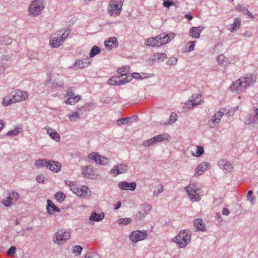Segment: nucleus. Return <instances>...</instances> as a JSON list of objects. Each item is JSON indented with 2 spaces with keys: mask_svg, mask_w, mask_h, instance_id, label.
<instances>
[{
  "mask_svg": "<svg viewBox=\"0 0 258 258\" xmlns=\"http://www.w3.org/2000/svg\"><path fill=\"white\" fill-rule=\"evenodd\" d=\"M163 185L162 184H159L157 186V189H155L153 193V197H157L160 194L163 192Z\"/></svg>",
  "mask_w": 258,
  "mask_h": 258,
  "instance_id": "09e8293b",
  "label": "nucleus"
},
{
  "mask_svg": "<svg viewBox=\"0 0 258 258\" xmlns=\"http://www.w3.org/2000/svg\"><path fill=\"white\" fill-rule=\"evenodd\" d=\"M131 76H132V78L133 77L134 78L137 79H142L143 78V77H141V76L140 74L137 73H133Z\"/></svg>",
  "mask_w": 258,
  "mask_h": 258,
  "instance_id": "338daca9",
  "label": "nucleus"
},
{
  "mask_svg": "<svg viewBox=\"0 0 258 258\" xmlns=\"http://www.w3.org/2000/svg\"><path fill=\"white\" fill-rule=\"evenodd\" d=\"M13 103V96L11 94L10 96H7L3 98L2 104L4 106H7Z\"/></svg>",
  "mask_w": 258,
  "mask_h": 258,
  "instance_id": "c9c22d12",
  "label": "nucleus"
},
{
  "mask_svg": "<svg viewBox=\"0 0 258 258\" xmlns=\"http://www.w3.org/2000/svg\"><path fill=\"white\" fill-rule=\"evenodd\" d=\"M6 59V56H4L1 60H0V75L4 74L6 71V68L4 63L3 61V59Z\"/></svg>",
  "mask_w": 258,
  "mask_h": 258,
  "instance_id": "864d4df0",
  "label": "nucleus"
},
{
  "mask_svg": "<svg viewBox=\"0 0 258 258\" xmlns=\"http://www.w3.org/2000/svg\"><path fill=\"white\" fill-rule=\"evenodd\" d=\"M196 43V41L188 42L185 45V51L190 52L194 50L195 49Z\"/></svg>",
  "mask_w": 258,
  "mask_h": 258,
  "instance_id": "c03bdc74",
  "label": "nucleus"
},
{
  "mask_svg": "<svg viewBox=\"0 0 258 258\" xmlns=\"http://www.w3.org/2000/svg\"><path fill=\"white\" fill-rule=\"evenodd\" d=\"M46 209L47 213L50 215H53L54 214V212H60V210L55 206L53 202L50 200H48L47 201Z\"/></svg>",
  "mask_w": 258,
  "mask_h": 258,
  "instance_id": "c756f323",
  "label": "nucleus"
},
{
  "mask_svg": "<svg viewBox=\"0 0 258 258\" xmlns=\"http://www.w3.org/2000/svg\"><path fill=\"white\" fill-rule=\"evenodd\" d=\"M151 209L152 206L149 204L147 203L143 204L135 216L136 219L141 220L144 219L149 214Z\"/></svg>",
  "mask_w": 258,
  "mask_h": 258,
  "instance_id": "ddd939ff",
  "label": "nucleus"
},
{
  "mask_svg": "<svg viewBox=\"0 0 258 258\" xmlns=\"http://www.w3.org/2000/svg\"><path fill=\"white\" fill-rule=\"evenodd\" d=\"M191 232L187 230H181L178 234L174 237L173 241L181 248L185 247L191 240Z\"/></svg>",
  "mask_w": 258,
  "mask_h": 258,
  "instance_id": "39448f33",
  "label": "nucleus"
},
{
  "mask_svg": "<svg viewBox=\"0 0 258 258\" xmlns=\"http://www.w3.org/2000/svg\"><path fill=\"white\" fill-rule=\"evenodd\" d=\"M68 116L71 121L76 122L80 118V114L77 111H74L71 113Z\"/></svg>",
  "mask_w": 258,
  "mask_h": 258,
  "instance_id": "ea45409f",
  "label": "nucleus"
},
{
  "mask_svg": "<svg viewBox=\"0 0 258 258\" xmlns=\"http://www.w3.org/2000/svg\"><path fill=\"white\" fill-rule=\"evenodd\" d=\"M163 6L164 7L169 8L170 6L173 5V3L170 1H165L163 3Z\"/></svg>",
  "mask_w": 258,
  "mask_h": 258,
  "instance_id": "0e129e2a",
  "label": "nucleus"
},
{
  "mask_svg": "<svg viewBox=\"0 0 258 258\" xmlns=\"http://www.w3.org/2000/svg\"><path fill=\"white\" fill-rule=\"evenodd\" d=\"M107 83L111 86H120L121 85V83L120 82V77L115 76L110 78L107 81Z\"/></svg>",
  "mask_w": 258,
  "mask_h": 258,
  "instance_id": "72a5a7b5",
  "label": "nucleus"
},
{
  "mask_svg": "<svg viewBox=\"0 0 258 258\" xmlns=\"http://www.w3.org/2000/svg\"><path fill=\"white\" fill-rule=\"evenodd\" d=\"M63 81L62 80H55L53 83V86L54 88L61 87L63 86Z\"/></svg>",
  "mask_w": 258,
  "mask_h": 258,
  "instance_id": "4d7b16f0",
  "label": "nucleus"
},
{
  "mask_svg": "<svg viewBox=\"0 0 258 258\" xmlns=\"http://www.w3.org/2000/svg\"><path fill=\"white\" fill-rule=\"evenodd\" d=\"M44 8L43 0H33L28 8L29 15L32 17H37L42 13Z\"/></svg>",
  "mask_w": 258,
  "mask_h": 258,
  "instance_id": "0eeeda50",
  "label": "nucleus"
},
{
  "mask_svg": "<svg viewBox=\"0 0 258 258\" xmlns=\"http://www.w3.org/2000/svg\"><path fill=\"white\" fill-rule=\"evenodd\" d=\"M82 175L83 176L91 179H98L99 175L91 166L84 167L82 168Z\"/></svg>",
  "mask_w": 258,
  "mask_h": 258,
  "instance_id": "2eb2a0df",
  "label": "nucleus"
},
{
  "mask_svg": "<svg viewBox=\"0 0 258 258\" xmlns=\"http://www.w3.org/2000/svg\"><path fill=\"white\" fill-rule=\"evenodd\" d=\"M22 131V128L21 127H17L12 131H9L7 135V136L11 137H14L17 136L18 134L20 133Z\"/></svg>",
  "mask_w": 258,
  "mask_h": 258,
  "instance_id": "79ce46f5",
  "label": "nucleus"
},
{
  "mask_svg": "<svg viewBox=\"0 0 258 258\" xmlns=\"http://www.w3.org/2000/svg\"><path fill=\"white\" fill-rule=\"evenodd\" d=\"M202 102V96L200 94H196L192 96L191 99L188 100L184 106L183 109H191L195 106L201 104Z\"/></svg>",
  "mask_w": 258,
  "mask_h": 258,
  "instance_id": "4468645a",
  "label": "nucleus"
},
{
  "mask_svg": "<svg viewBox=\"0 0 258 258\" xmlns=\"http://www.w3.org/2000/svg\"><path fill=\"white\" fill-rule=\"evenodd\" d=\"M177 117L178 116L176 113L171 112L170 115L169 119L167 123L169 124H171L174 123L177 120Z\"/></svg>",
  "mask_w": 258,
  "mask_h": 258,
  "instance_id": "49530a36",
  "label": "nucleus"
},
{
  "mask_svg": "<svg viewBox=\"0 0 258 258\" xmlns=\"http://www.w3.org/2000/svg\"><path fill=\"white\" fill-rule=\"evenodd\" d=\"M88 158L99 165L106 166L108 165L110 162V160L108 158L99 155L97 152H93L90 153Z\"/></svg>",
  "mask_w": 258,
  "mask_h": 258,
  "instance_id": "9d476101",
  "label": "nucleus"
},
{
  "mask_svg": "<svg viewBox=\"0 0 258 258\" xmlns=\"http://www.w3.org/2000/svg\"><path fill=\"white\" fill-rule=\"evenodd\" d=\"M204 29L202 26L191 27L189 30V35L193 38H199Z\"/></svg>",
  "mask_w": 258,
  "mask_h": 258,
  "instance_id": "393cba45",
  "label": "nucleus"
},
{
  "mask_svg": "<svg viewBox=\"0 0 258 258\" xmlns=\"http://www.w3.org/2000/svg\"><path fill=\"white\" fill-rule=\"evenodd\" d=\"M238 110V106L234 107L231 109L229 110L227 113L230 115H232L234 112Z\"/></svg>",
  "mask_w": 258,
  "mask_h": 258,
  "instance_id": "774afa93",
  "label": "nucleus"
},
{
  "mask_svg": "<svg viewBox=\"0 0 258 258\" xmlns=\"http://www.w3.org/2000/svg\"><path fill=\"white\" fill-rule=\"evenodd\" d=\"M247 199L249 202L253 205L255 202V197L253 196L252 190H249L247 194Z\"/></svg>",
  "mask_w": 258,
  "mask_h": 258,
  "instance_id": "de8ad7c7",
  "label": "nucleus"
},
{
  "mask_svg": "<svg viewBox=\"0 0 258 258\" xmlns=\"http://www.w3.org/2000/svg\"><path fill=\"white\" fill-rule=\"evenodd\" d=\"M48 161L44 159H40L37 160L34 163L35 166L39 167H47V165Z\"/></svg>",
  "mask_w": 258,
  "mask_h": 258,
  "instance_id": "e433bc0d",
  "label": "nucleus"
},
{
  "mask_svg": "<svg viewBox=\"0 0 258 258\" xmlns=\"http://www.w3.org/2000/svg\"><path fill=\"white\" fill-rule=\"evenodd\" d=\"M235 9L236 10L238 11L239 12H242L244 14L246 13V12H248V9L241 5H237Z\"/></svg>",
  "mask_w": 258,
  "mask_h": 258,
  "instance_id": "5fc2aeb1",
  "label": "nucleus"
},
{
  "mask_svg": "<svg viewBox=\"0 0 258 258\" xmlns=\"http://www.w3.org/2000/svg\"><path fill=\"white\" fill-rule=\"evenodd\" d=\"M225 57L223 55L221 54L218 56L217 61L219 64H222L225 61Z\"/></svg>",
  "mask_w": 258,
  "mask_h": 258,
  "instance_id": "e2e57ef3",
  "label": "nucleus"
},
{
  "mask_svg": "<svg viewBox=\"0 0 258 258\" xmlns=\"http://www.w3.org/2000/svg\"><path fill=\"white\" fill-rule=\"evenodd\" d=\"M12 95L13 96V102L25 100L29 97V94L27 92L19 90H16L13 94L12 93Z\"/></svg>",
  "mask_w": 258,
  "mask_h": 258,
  "instance_id": "f3484780",
  "label": "nucleus"
},
{
  "mask_svg": "<svg viewBox=\"0 0 258 258\" xmlns=\"http://www.w3.org/2000/svg\"><path fill=\"white\" fill-rule=\"evenodd\" d=\"M123 0H111L108 7V13L111 16L119 15L122 10Z\"/></svg>",
  "mask_w": 258,
  "mask_h": 258,
  "instance_id": "1a4fd4ad",
  "label": "nucleus"
},
{
  "mask_svg": "<svg viewBox=\"0 0 258 258\" xmlns=\"http://www.w3.org/2000/svg\"><path fill=\"white\" fill-rule=\"evenodd\" d=\"M210 164L207 162H203L199 164L195 169L194 177H198L201 175L205 171L210 169Z\"/></svg>",
  "mask_w": 258,
  "mask_h": 258,
  "instance_id": "a211bd4d",
  "label": "nucleus"
},
{
  "mask_svg": "<svg viewBox=\"0 0 258 258\" xmlns=\"http://www.w3.org/2000/svg\"><path fill=\"white\" fill-rule=\"evenodd\" d=\"M118 187L121 190L134 191L137 187L135 182H127L122 181L118 183Z\"/></svg>",
  "mask_w": 258,
  "mask_h": 258,
  "instance_id": "6ab92c4d",
  "label": "nucleus"
},
{
  "mask_svg": "<svg viewBox=\"0 0 258 258\" xmlns=\"http://www.w3.org/2000/svg\"><path fill=\"white\" fill-rule=\"evenodd\" d=\"M148 233L146 231L136 230L131 233L129 239L133 243H137L145 239Z\"/></svg>",
  "mask_w": 258,
  "mask_h": 258,
  "instance_id": "f8f14e48",
  "label": "nucleus"
},
{
  "mask_svg": "<svg viewBox=\"0 0 258 258\" xmlns=\"http://www.w3.org/2000/svg\"><path fill=\"white\" fill-rule=\"evenodd\" d=\"M70 33L69 29H62L52 34L50 36V45L54 48L58 47Z\"/></svg>",
  "mask_w": 258,
  "mask_h": 258,
  "instance_id": "7ed1b4c3",
  "label": "nucleus"
},
{
  "mask_svg": "<svg viewBox=\"0 0 258 258\" xmlns=\"http://www.w3.org/2000/svg\"><path fill=\"white\" fill-rule=\"evenodd\" d=\"M129 169V166L126 164H119L113 167L110 171V174L114 176L124 173Z\"/></svg>",
  "mask_w": 258,
  "mask_h": 258,
  "instance_id": "dca6fc26",
  "label": "nucleus"
},
{
  "mask_svg": "<svg viewBox=\"0 0 258 258\" xmlns=\"http://www.w3.org/2000/svg\"><path fill=\"white\" fill-rule=\"evenodd\" d=\"M61 165L59 162L50 160L48 161L46 168L52 172L58 173L61 170Z\"/></svg>",
  "mask_w": 258,
  "mask_h": 258,
  "instance_id": "412c9836",
  "label": "nucleus"
},
{
  "mask_svg": "<svg viewBox=\"0 0 258 258\" xmlns=\"http://www.w3.org/2000/svg\"><path fill=\"white\" fill-rule=\"evenodd\" d=\"M36 180L38 182L44 184L45 183L47 178L43 174H40L36 176Z\"/></svg>",
  "mask_w": 258,
  "mask_h": 258,
  "instance_id": "3c124183",
  "label": "nucleus"
},
{
  "mask_svg": "<svg viewBox=\"0 0 258 258\" xmlns=\"http://www.w3.org/2000/svg\"><path fill=\"white\" fill-rule=\"evenodd\" d=\"M91 60L89 57L78 60L75 66L77 69H83L88 67L91 64Z\"/></svg>",
  "mask_w": 258,
  "mask_h": 258,
  "instance_id": "bb28decb",
  "label": "nucleus"
},
{
  "mask_svg": "<svg viewBox=\"0 0 258 258\" xmlns=\"http://www.w3.org/2000/svg\"><path fill=\"white\" fill-rule=\"evenodd\" d=\"M132 119V117H125L119 119L117 120L116 123L118 125L126 124L129 122Z\"/></svg>",
  "mask_w": 258,
  "mask_h": 258,
  "instance_id": "a18cd8bd",
  "label": "nucleus"
},
{
  "mask_svg": "<svg viewBox=\"0 0 258 258\" xmlns=\"http://www.w3.org/2000/svg\"><path fill=\"white\" fill-rule=\"evenodd\" d=\"M85 258H99V256L98 254L93 253L86 255Z\"/></svg>",
  "mask_w": 258,
  "mask_h": 258,
  "instance_id": "69168bd1",
  "label": "nucleus"
},
{
  "mask_svg": "<svg viewBox=\"0 0 258 258\" xmlns=\"http://www.w3.org/2000/svg\"><path fill=\"white\" fill-rule=\"evenodd\" d=\"M71 233L70 230L61 229L56 231L52 237V241L57 245L64 244L71 238Z\"/></svg>",
  "mask_w": 258,
  "mask_h": 258,
  "instance_id": "423d86ee",
  "label": "nucleus"
},
{
  "mask_svg": "<svg viewBox=\"0 0 258 258\" xmlns=\"http://www.w3.org/2000/svg\"><path fill=\"white\" fill-rule=\"evenodd\" d=\"M169 137V135L168 134L159 135L144 141L142 143V145L145 147H148L167 140Z\"/></svg>",
  "mask_w": 258,
  "mask_h": 258,
  "instance_id": "9b49d317",
  "label": "nucleus"
},
{
  "mask_svg": "<svg viewBox=\"0 0 258 258\" xmlns=\"http://www.w3.org/2000/svg\"><path fill=\"white\" fill-rule=\"evenodd\" d=\"M132 76H126L125 77L121 79L120 78V83H121V85H122L125 84L126 83L129 82L130 81H131L132 80Z\"/></svg>",
  "mask_w": 258,
  "mask_h": 258,
  "instance_id": "6e6d98bb",
  "label": "nucleus"
},
{
  "mask_svg": "<svg viewBox=\"0 0 258 258\" xmlns=\"http://www.w3.org/2000/svg\"><path fill=\"white\" fill-rule=\"evenodd\" d=\"M2 203L4 204V205L7 207H10L11 205H12V202L8 199L7 197L4 198L2 200Z\"/></svg>",
  "mask_w": 258,
  "mask_h": 258,
  "instance_id": "680f3d73",
  "label": "nucleus"
},
{
  "mask_svg": "<svg viewBox=\"0 0 258 258\" xmlns=\"http://www.w3.org/2000/svg\"><path fill=\"white\" fill-rule=\"evenodd\" d=\"M218 165L221 169L228 172H231L233 168L232 164L224 159L220 160Z\"/></svg>",
  "mask_w": 258,
  "mask_h": 258,
  "instance_id": "a878e982",
  "label": "nucleus"
},
{
  "mask_svg": "<svg viewBox=\"0 0 258 258\" xmlns=\"http://www.w3.org/2000/svg\"><path fill=\"white\" fill-rule=\"evenodd\" d=\"M82 250V248L80 245H76L74 247L73 252L75 253H78L80 254Z\"/></svg>",
  "mask_w": 258,
  "mask_h": 258,
  "instance_id": "bf43d9fd",
  "label": "nucleus"
},
{
  "mask_svg": "<svg viewBox=\"0 0 258 258\" xmlns=\"http://www.w3.org/2000/svg\"><path fill=\"white\" fill-rule=\"evenodd\" d=\"M100 51V48L96 45L93 46L90 52L89 56L90 57H93L96 55Z\"/></svg>",
  "mask_w": 258,
  "mask_h": 258,
  "instance_id": "37998d69",
  "label": "nucleus"
},
{
  "mask_svg": "<svg viewBox=\"0 0 258 258\" xmlns=\"http://www.w3.org/2000/svg\"><path fill=\"white\" fill-rule=\"evenodd\" d=\"M160 39V36L158 35L156 37L146 39L145 41V45L152 47L161 46V43Z\"/></svg>",
  "mask_w": 258,
  "mask_h": 258,
  "instance_id": "aec40b11",
  "label": "nucleus"
},
{
  "mask_svg": "<svg viewBox=\"0 0 258 258\" xmlns=\"http://www.w3.org/2000/svg\"><path fill=\"white\" fill-rule=\"evenodd\" d=\"M132 222V219L130 218H122L119 219L116 222L122 225H127Z\"/></svg>",
  "mask_w": 258,
  "mask_h": 258,
  "instance_id": "58836bf2",
  "label": "nucleus"
},
{
  "mask_svg": "<svg viewBox=\"0 0 258 258\" xmlns=\"http://www.w3.org/2000/svg\"><path fill=\"white\" fill-rule=\"evenodd\" d=\"M80 99L81 96L77 95H76V96L74 97H71L70 98H68V99L67 100H65L64 102L67 104L73 105L77 103Z\"/></svg>",
  "mask_w": 258,
  "mask_h": 258,
  "instance_id": "f704fd0d",
  "label": "nucleus"
},
{
  "mask_svg": "<svg viewBox=\"0 0 258 258\" xmlns=\"http://www.w3.org/2000/svg\"><path fill=\"white\" fill-rule=\"evenodd\" d=\"M167 58V55L165 53H155L152 55L150 59L152 61L161 62L164 61Z\"/></svg>",
  "mask_w": 258,
  "mask_h": 258,
  "instance_id": "cd10ccee",
  "label": "nucleus"
},
{
  "mask_svg": "<svg viewBox=\"0 0 258 258\" xmlns=\"http://www.w3.org/2000/svg\"><path fill=\"white\" fill-rule=\"evenodd\" d=\"M44 129L52 139L56 142H60V135L54 129L51 128L49 126H46Z\"/></svg>",
  "mask_w": 258,
  "mask_h": 258,
  "instance_id": "b1692460",
  "label": "nucleus"
},
{
  "mask_svg": "<svg viewBox=\"0 0 258 258\" xmlns=\"http://www.w3.org/2000/svg\"><path fill=\"white\" fill-rule=\"evenodd\" d=\"M128 71V68L126 67L120 68L117 71L118 73L121 75L120 76H119L120 77H123L124 76H125Z\"/></svg>",
  "mask_w": 258,
  "mask_h": 258,
  "instance_id": "603ef678",
  "label": "nucleus"
},
{
  "mask_svg": "<svg viewBox=\"0 0 258 258\" xmlns=\"http://www.w3.org/2000/svg\"><path fill=\"white\" fill-rule=\"evenodd\" d=\"M104 217L105 214L103 212L98 214L96 212L93 211L89 217V220L92 222H100L104 218Z\"/></svg>",
  "mask_w": 258,
  "mask_h": 258,
  "instance_id": "c85d7f7f",
  "label": "nucleus"
},
{
  "mask_svg": "<svg viewBox=\"0 0 258 258\" xmlns=\"http://www.w3.org/2000/svg\"><path fill=\"white\" fill-rule=\"evenodd\" d=\"M177 58L176 57H170L168 60L166 62V64L167 65L172 66H175L177 62Z\"/></svg>",
  "mask_w": 258,
  "mask_h": 258,
  "instance_id": "8fccbe9b",
  "label": "nucleus"
},
{
  "mask_svg": "<svg viewBox=\"0 0 258 258\" xmlns=\"http://www.w3.org/2000/svg\"><path fill=\"white\" fill-rule=\"evenodd\" d=\"M20 195L17 192L13 191L10 193L7 197L13 204L20 198Z\"/></svg>",
  "mask_w": 258,
  "mask_h": 258,
  "instance_id": "473e14b6",
  "label": "nucleus"
},
{
  "mask_svg": "<svg viewBox=\"0 0 258 258\" xmlns=\"http://www.w3.org/2000/svg\"><path fill=\"white\" fill-rule=\"evenodd\" d=\"M158 35L160 36V41H161V46L169 43L175 36V34L173 32H170L165 35L164 34H161Z\"/></svg>",
  "mask_w": 258,
  "mask_h": 258,
  "instance_id": "4be33fe9",
  "label": "nucleus"
},
{
  "mask_svg": "<svg viewBox=\"0 0 258 258\" xmlns=\"http://www.w3.org/2000/svg\"><path fill=\"white\" fill-rule=\"evenodd\" d=\"M194 224L198 230L204 231L206 228L205 224L201 219L195 220Z\"/></svg>",
  "mask_w": 258,
  "mask_h": 258,
  "instance_id": "2f4dec72",
  "label": "nucleus"
},
{
  "mask_svg": "<svg viewBox=\"0 0 258 258\" xmlns=\"http://www.w3.org/2000/svg\"><path fill=\"white\" fill-rule=\"evenodd\" d=\"M226 111L227 109L225 107L220 108L208 121V126L211 129L217 127L221 123V119Z\"/></svg>",
  "mask_w": 258,
  "mask_h": 258,
  "instance_id": "6e6552de",
  "label": "nucleus"
},
{
  "mask_svg": "<svg viewBox=\"0 0 258 258\" xmlns=\"http://www.w3.org/2000/svg\"><path fill=\"white\" fill-rule=\"evenodd\" d=\"M16 252V247L14 246H11L7 251V254L13 256Z\"/></svg>",
  "mask_w": 258,
  "mask_h": 258,
  "instance_id": "13d9d810",
  "label": "nucleus"
},
{
  "mask_svg": "<svg viewBox=\"0 0 258 258\" xmlns=\"http://www.w3.org/2000/svg\"><path fill=\"white\" fill-rule=\"evenodd\" d=\"M255 82V77L252 75H246L232 82L230 89L232 91H241L252 86Z\"/></svg>",
  "mask_w": 258,
  "mask_h": 258,
  "instance_id": "f257e3e1",
  "label": "nucleus"
},
{
  "mask_svg": "<svg viewBox=\"0 0 258 258\" xmlns=\"http://www.w3.org/2000/svg\"><path fill=\"white\" fill-rule=\"evenodd\" d=\"M65 184L70 187V190L78 197L88 198L91 196V191L86 185L77 186L74 183L69 180H65Z\"/></svg>",
  "mask_w": 258,
  "mask_h": 258,
  "instance_id": "20e7f679",
  "label": "nucleus"
},
{
  "mask_svg": "<svg viewBox=\"0 0 258 258\" xmlns=\"http://www.w3.org/2000/svg\"><path fill=\"white\" fill-rule=\"evenodd\" d=\"M184 190L191 202H198L201 201L203 191L196 182L190 181Z\"/></svg>",
  "mask_w": 258,
  "mask_h": 258,
  "instance_id": "f03ea898",
  "label": "nucleus"
},
{
  "mask_svg": "<svg viewBox=\"0 0 258 258\" xmlns=\"http://www.w3.org/2000/svg\"><path fill=\"white\" fill-rule=\"evenodd\" d=\"M241 26V20L239 17H237L234 19L233 23L231 25V26L229 30L231 32H234L238 30Z\"/></svg>",
  "mask_w": 258,
  "mask_h": 258,
  "instance_id": "7c9ffc66",
  "label": "nucleus"
},
{
  "mask_svg": "<svg viewBox=\"0 0 258 258\" xmlns=\"http://www.w3.org/2000/svg\"><path fill=\"white\" fill-rule=\"evenodd\" d=\"M104 45L106 49L111 50L118 46V42L116 37H112L104 41Z\"/></svg>",
  "mask_w": 258,
  "mask_h": 258,
  "instance_id": "5701e85b",
  "label": "nucleus"
},
{
  "mask_svg": "<svg viewBox=\"0 0 258 258\" xmlns=\"http://www.w3.org/2000/svg\"><path fill=\"white\" fill-rule=\"evenodd\" d=\"M67 96L68 97V98L76 96V95L73 92V90L72 88H69L68 89L67 92Z\"/></svg>",
  "mask_w": 258,
  "mask_h": 258,
  "instance_id": "052dcab7",
  "label": "nucleus"
},
{
  "mask_svg": "<svg viewBox=\"0 0 258 258\" xmlns=\"http://www.w3.org/2000/svg\"><path fill=\"white\" fill-rule=\"evenodd\" d=\"M55 199L59 203H62L65 200L66 196L63 192H57L54 195Z\"/></svg>",
  "mask_w": 258,
  "mask_h": 258,
  "instance_id": "4c0bfd02",
  "label": "nucleus"
},
{
  "mask_svg": "<svg viewBox=\"0 0 258 258\" xmlns=\"http://www.w3.org/2000/svg\"><path fill=\"white\" fill-rule=\"evenodd\" d=\"M204 150L203 147L200 146H197L196 152H192L191 154L194 157H199L204 153Z\"/></svg>",
  "mask_w": 258,
  "mask_h": 258,
  "instance_id": "a19ab883",
  "label": "nucleus"
}]
</instances>
